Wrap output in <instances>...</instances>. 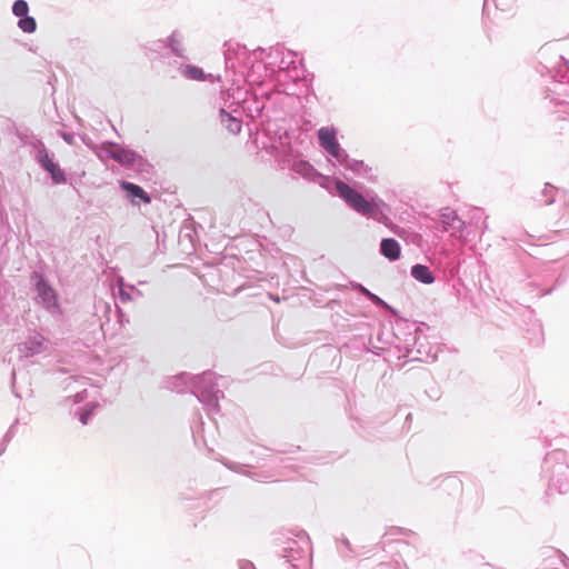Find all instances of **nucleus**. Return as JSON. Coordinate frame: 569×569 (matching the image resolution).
<instances>
[{
  "label": "nucleus",
  "mask_w": 569,
  "mask_h": 569,
  "mask_svg": "<svg viewBox=\"0 0 569 569\" xmlns=\"http://www.w3.org/2000/svg\"><path fill=\"white\" fill-rule=\"evenodd\" d=\"M168 388L179 393L190 390L203 405L208 415L220 411L219 400L223 397V392L218 387L216 373L211 371L200 376L182 372L169 380Z\"/></svg>",
  "instance_id": "f257e3e1"
},
{
  "label": "nucleus",
  "mask_w": 569,
  "mask_h": 569,
  "mask_svg": "<svg viewBox=\"0 0 569 569\" xmlns=\"http://www.w3.org/2000/svg\"><path fill=\"white\" fill-rule=\"evenodd\" d=\"M20 422L19 419H16L13 421V423L9 427V429L7 430V432L4 433L3 438H2V441L0 443V456L4 453L6 449H7V445L12 440V438L14 437L16 435V427L17 425Z\"/></svg>",
  "instance_id": "a878e982"
},
{
  "label": "nucleus",
  "mask_w": 569,
  "mask_h": 569,
  "mask_svg": "<svg viewBox=\"0 0 569 569\" xmlns=\"http://www.w3.org/2000/svg\"><path fill=\"white\" fill-rule=\"evenodd\" d=\"M47 346V339L41 333L33 332L23 343L19 345V351L23 357L29 358L44 352Z\"/></svg>",
  "instance_id": "ddd939ff"
},
{
  "label": "nucleus",
  "mask_w": 569,
  "mask_h": 569,
  "mask_svg": "<svg viewBox=\"0 0 569 569\" xmlns=\"http://www.w3.org/2000/svg\"><path fill=\"white\" fill-rule=\"evenodd\" d=\"M46 171L50 173L53 183L61 184L67 182L66 174L57 162L50 164Z\"/></svg>",
  "instance_id": "4be33fe9"
},
{
  "label": "nucleus",
  "mask_w": 569,
  "mask_h": 569,
  "mask_svg": "<svg viewBox=\"0 0 569 569\" xmlns=\"http://www.w3.org/2000/svg\"><path fill=\"white\" fill-rule=\"evenodd\" d=\"M541 473L550 490L565 493L569 490V463L562 450L548 452L541 466Z\"/></svg>",
  "instance_id": "7ed1b4c3"
},
{
  "label": "nucleus",
  "mask_w": 569,
  "mask_h": 569,
  "mask_svg": "<svg viewBox=\"0 0 569 569\" xmlns=\"http://www.w3.org/2000/svg\"><path fill=\"white\" fill-rule=\"evenodd\" d=\"M487 3H488V0H485V7L487 6Z\"/></svg>",
  "instance_id": "79ce46f5"
},
{
  "label": "nucleus",
  "mask_w": 569,
  "mask_h": 569,
  "mask_svg": "<svg viewBox=\"0 0 569 569\" xmlns=\"http://www.w3.org/2000/svg\"><path fill=\"white\" fill-rule=\"evenodd\" d=\"M493 2L500 11H509L512 9L516 0H493Z\"/></svg>",
  "instance_id": "c756f323"
},
{
  "label": "nucleus",
  "mask_w": 569,
  "mask_h": 569,
  "mask_svg": "<svg viewBox=\"0 0 569 569\" xmlns=\"http://www.w3.org/2000/svg\"><path fill=\"white\" fill-rule=\"evenodd\" d=\"M339 543L346 549V551H351L350 542L347 538L339 540Z\"/></svg>",
  "instance_id": "f704fd0d"
},
{
  "label": "nucleus",
  "mask_w": 569,
  "mask_h": 569,
  "mask_svg": "<svg viewBox=\"0 0 569 569\" xmlns=\"http://www.w3.org/2000/svg\"><path fill=\"white\" fill-rule=\"evenodd\" d=\"M482 218V211L480 209H476L473 211L472 220H480Z\"/></svg>",
  "instance_id": "c9c22d12"
},
{
  "label": "nucleus",
  "mask_w": 569,
  "mask_h": 569,
  "mask_svg": "<svg viewBox=\"0 0 569 569\" xmlns=\"http://www.w3.org/2000/svg\"><path fill=\"white\" fill-rule=\"evenodd\" d=\"M101 159H113L122 167L138 173H149L152 166L140 153L114 142L102 143L99 152Z\"/></svg>",
  "instance_id": "20e7f679"
},
{
  "label": "nucleus",
  "mask_w": 569,
  "mask_h": 569,
  "mask_svg": "<svg viewBox=\"0 0 569 569\" xmlns=\"http://www.w3.org/2000/svg\"><path fill=\"white\" fill-rule=\"evenodd\" d=\"M36 161L39 163V166L46 170L50 164L54 163V160L52 156L49 154L48 150L43 144L37 149L36 152Z\"/></svg>",
  "instance_id": "412c9836"
},
{
  "label": "nucleus",
  "mask_w": 569,
  "mask_h": 569,
  "mask_svg": "<svg viewBox=\"0 0 569 569\" xmlns=\"http://www.w3.org/2000/svg\"><path fill=\"white\" fill-rule=\"evenodd\" d=\"M486 229H487V222H486V221H483V229H482V231H481V232H483Z\"/></svg>",
  "instance_id": "a19ab883"
},
{
  "label": "nucleus",
  "mask_w": 569,
  "mask_h": 569,
  "mask_svg": "<svg viewBox=\"0 0 569 569\" xmlns=\"http://www.w3.org/2000/svg\"><path fill=\"white\" fill-rule=\"evenodd\" d=\"M173 64L186 79L197 81L206 80L203 70L197 66L179 63L177 60L173 61Z\"/></svg>",
  "instance_id": "f3484780"
},
{
  "label": "nucleus",
  "mask_w": 569,
  "mask_h": 569,
  "mask_svg": "<svg viewBox=\"0 0 569 569\" xmlns=\"http://www.w3.org/2000/svg\"><path fill=\"white\" fill-rule=\"evenodd\" d=\"M253 73H254V71H252L251 74H248V79L250 82H256V80L253 79Z\"/></svg>",
  "instance_id": "4c0bfd02"
},
{
  "label": "nucleus",
  "mask_w": 569,
  "mask_h": 569,
  "mask_svg": "<svg viewBox=\"0 0 569 569\" xmlns=\"http://www.w3.org/2000/svg\"><path fill=\"white\" fill-rule=\"evenodd\" d=\"M293 56L295 54L289 51L288 58H290V59L287 61L286 58L283 57L278 66L279 70L289 69L290 66L295 63Z\"/></svg>",
  "instance_id": "7c9ffc66"
},
{
  "label": "nucleus",
  "mask_w": 569,
  "mask_h": 569,
  "mask_svg": "<svg viewBox=\"0 0 569 569\" xmlns=\"http://www.w3.org/2000/svg\"><path fill=\"white\" fill-rule=\"evenodd\" d=\"M18 27L27 33H32L37 29V22L33 17H30L29 14L21 17L18 21Z\"/></svg>",
  "instance_id": "393cba45"
},
{
  "label": "nucleus",
  "mask_w": 569,
  "mask_h": 569,
  "mask_svg": "<svg viewBox=\"0 0 569 569\" xmlns=\"http://www.w3.org/2000/svg\"><path fill=\"white\" fill-rule=\"evenodd\" d=\"M410 274L415 280L425 284H431L432 282H435V276L432 271L428 266L425 264H413L411 267Z\"/></svg>",
  "instance_id": "a211bd4d"
},
{
  "label": "nucleus",
  "mask_w": 569,
  "mask_h": 569,
  "mask_svg": "<svg viewBox=\"0 0 569 569\" xmlns=\"http://www.w3.org/2000/svg\"><path fill=\"white\" fill-rule=\"evenodd\" d=\"M338 162L343 166L347 170L352 171L360 178H363L370 182H375L377 180V176L369 164L365 163L362 160L351 159L349 154L346 152V159L338 160Z\"/></svg>",
  "instance_id": "f8f14e48"
},
{
  "label": "nucleus",
  "mask_w": 569,
  "mask_h": 569,
  "mask_svg": "<svg viewBox=\"0 0 569 569\" xmlns=\"http://www.w3.org/2000/svg\"><path fill=\"white\" fill-rule=\"evenodd\" d=\"M121 189L126 191L128 198L133 204H137L138 202L136 199L138 198L140 201L144 203H150L151 198L150 196L138 184H134L132 182L122 181L120 183Z\"/></svg>",
  "instance_id": "4468645a"
},
{
  "label": "nucleus",
  "mask_w": 569,
  "mask_h": 569,
  "mask_svg": "<svg viewBox=\"0 0 569 569\" xmlns=\"http://www.w3.org/2000/svg\"><path fill=\"white\" fill-rule=\"evenodd\" d=\"M31 282L37 291V302L51 315H60L61 308L58 302L56 290L48 283L47 279L38 271L31 274Z\"/></svg>",
  "instance_id": "0eeeda50"
},
{
  "label": "nucleus",
  "mask_w": 569,
  "mask_h": 569,
  "mask_svg": "<svg viewBox=\"0 0 569 569\" xmlns=\"http://www.w3.org/2000/svg\"><path fill=\"white\" fill-rule=\"evenodd\" d=\"M96 407L97 405L90 403L87 405V407L81 410V412L79 413V420L82 425H87L89 422Z\"/></svg>",
  "instance_id": "c85d7f7f"
},
{
  "label": "nucleus",
  "mask_w": 569,
  "mask_h": 569,
  "mask_svg": "<svg viewBox=\"0 0 569 569\" xmlns=\"http://www.w3.org/2000/svg\"><path fill=\"white\" fill-rule=\"evenodd\" d=\"M222 463L230 470L232 471H236V472H239V473H244V466L242 465H239V463H236V462H231V461H222Z\"/></svg>",
  "instance_id": "2f4dec72"
},
{
  "label": "nucleus",
  "mask_w": 569,
  "mask_h": 569,
  "mask_svg": "<svg viewBox=\"0 0 569 569\" xmlns=\"http://www.w3.org/2000/svg\"><path fill=\"white\" fill-rule=\"evenodd\" d=\"M335 187L338 196L355 212L373 219L379 223L387 224L389 221L386 213L388 206L380 197H378L377 193L369 191L366 194H362L341 180H337Z\"/></svg>",
  "instance_id": "f03ea898"
},
{
  "label": "nucleus",
  "mask_w": 569,
  "mask_h": 569,
  "mask_svg": "<svg viewBox=\"0 0 569 569\" xmlns=\"http://www.w3.org/2000/svg\"><path fill=\"white\" fill-rule=\"evenodd\" d=\"M559 58L569 68V62L561 56Z\"/></svg>",
  "instance_id": "58836bf2"
},
{
  "label": "nucleus",
  "mask_w": 569,
  "mask_h": 569,
  "mask_svg": "<svg viewBox=\"0 0 569 569\" xmlns=\"http://www.w3.org/2000/svg\"><path fill=\"white\" fill-rule=\"evenodd\" d=\"M224 63L227 69L236 70L238 67L247 66L249 51L240 43H226Z\"/></svg>",
  "instance_id": "9b49d317"
},
{
  "label": "nucleus",
  "mask_w": 569,
  "mask_h": 569,
  "mask_svg": "<svg viewBox=\"0 0 569 569\" xmlns=\"http://www.w3.org/2000/svg\"><path fill=\"white\" fill-rule=\"evenodd\" d=\"M62 139L68 142L69 144H72L73 143V134L71 133H67V132H63L61 134Z\"/></svg>",
  "instance_id": "72a5a7b5"
},
{
  "label": "nucleus",
  "mask_w": 569,
  "mask_h": 569,
  "mask_svg": "<svg viewBox=\"0 0 569 569\" xmlns=\"http://www.w3.org/2000/svg\"><path fill=\"white\" fill-rule=\"evenodd\" d=\"M184 40V33L181 30L176 29L167 38L151 41L147 49L153 52H161L166 49L176 58L187 60L188 56Z\"/></svg>",
  "instance_id": "6e6552de"
},
{
  "label": "nucleus",
  "mask_w": 569,
  "mask_h": 569,
  "mask_svg": "<svg viewBox=\"0 0 569 569\" xmlns=\"http://www.w3.org/2000/svg\"><path fill=\"white\" fill-rule=\"evenodd\" d=\"M94 308L97 312H103L108 321L110 320V317L108 315L114 312L116 316L118 317V322L120 323V326H123L124 323L129 322L128 317H126V315L122 313V311L118 307H116V310L112 311L111 306L102 300L97 301Z\"/></svg>",
  "instance_id": "6ab92c4d"
},
{
  "label": "nucleus",
  "mask_w": 569,
  "mask_h": 569,
  "mask_svg": "<svg viewBox=\"0 0 569 569\" xmlns=\"http://www.w3.org/2000/svg\"><path fill=\"white\" fill-rule=\"evenodd\" d=\"M237 110H233L232 113L227 112L224 109H220V122L222 126L226 127V129L231 132L232 134H237L241 131V120L238 116H234L237 113Z\"/></svg>",
  "instance_id": "dca6fc26"
},
{
  "label": "nucleus",
  "mask_w": 569,
  "mask_h": 569,
  "mask_svg": "<svg viewBox=\"0 0 569 569\" xmlns=\"http://www.w3.org/2000/svg\"><path fill=\"white\" fill-rule=\"evenodd\" d=\"M244 104L246 106L243 107V110L248 111L249 116L252 119L260 117L262 113V110L264 109V104L261 101H259L258 99L253 100L252 102L246 100Z\"/></svg>",
  "instance_id": "5701e85b"
},
{
  "label": "nucleus",
  "mask_w": 569,
  "mask_h": 569,
  "mask_svg": "<svg viewBox=\"0 0 569 569\" xmlns=\"http://www.w3.org/2000/svg\"><path fill=\"white\" fill-rule=\"evenodd\" d=\"M557 192L558 189L556 187L551 186L550 183H546L541 191L540 202L547 206L553 203Z\"/></svg>",
  "instance_id": "b1692460"
},
{
  "label": "nucleus",
  "mask_w": 569,
  "mask_h": 569,
  "mask_svg": "<svg viewBox=\"0 0 569 569\" xmlns=\"http://www.w3.org/2000/svg\"><path fill=\"white\" fill-rule=\"evenodd\" d=\"M238 565L239 569H256L253 563L249 560H240Z\"/></svg>",
  "instance_id": "473e14b6"
},
{
  "label": "nucleus",
  "mask_w": 569,
  "mask_h": 569,
  "mask_svg": "<svg viewBox=\"0 0 569 569\" xmlns=\"http://www.w3.org/2000/svg\"><path fill=\"white\" fill-rule=\"evenodd\" d=\"M338 550L342 557H348L347 552L341 549V547H338Z\"/></svg>",
  "instance_id": "e433bc0d"
},
{
  "label": "nucleus",
  "mask_w": 569,
  "mask_h": 569,
  "mask_svg": "<svg viewBox=\"0 0 569 569\" xmlns=\"http://www.w3.org/2000/svg\"><path fill=\"white\" fill-rule=\"evenodd\" d=\"M359 288H360V291L363 295H366L376 306L385 307V308L390 309V307L381 298H379L377 295L370 292L367 288H365L361 284H359Z\"/></svg>",
  "instance_id": "cd10ccee"
},
{
  "label": "nucleus",
  "mask_w": 569,
  "mask_h": 569,
  "mask_svg": "<svg viewBox=\"0 0 569 569\" xmlns=\"http://www.w3.org/2000/svg\"><path fill=\"white\" fill-rule=\"evenodd\" d=\"M380 253L390 261H396L400 258L401 247L396 239L383 238L380 242Z\"/></svg>",
  "instance_id": "2eb2a0df"
},
{
  "label": "nucleus",
  "mask_w": 569,
  "mask_h": 569,
  "mask_svg": "<svg viewBox=\"0 0 569 569\" xmlns=\"http://www.w3.org/2000/svg\"><path fill=\"white\" fill-rule=\"evenodd\" d=\"M12 12L19 18L27 16L29 12L28 2L26 0H16L12 6Z\"/></svg>",
  "instance_id": "bb28decb"
},
{
  "label": "nucleus",
  "mask_w": 569,
  "mask_h": 569,
  "mask_svg": "<svg viewBox=\"0 0 569 569\" xmlns=\"http://www.w3.org/2000/svg\"><path fill=\"white\" fill-rule=\"evenodd\" d=\"M251 477H252L254 480L260 481V477H259L257 473L252 475Z\"/></svg>",
  "instance_id": "ea45409f"
},
{
  "label": "nucleus",
  "mask_w": 569,
  "mask_h": 569,
  "mask_svg": "<svg viewBox=\"0 0 569 569\" xmlns=\"http://www.w3.org/2000/svg\"><path fill=\"white\" fill-rule=\"evenodd\" d=\"M283 153L286 157L283 162H286L295 173L312 182H316L321 177V174L313 168L311 163L299 159L298 152L292 148H288V151L283 149Z\"/></svg>",
  "instance_id": "1a4fd4ad"
},
{
  "label": "nucleus",
  "mask_w": 569,
  "mask_h": 569,
  "mask_svg": "<svg viewBox=\"0 0 569 569\" xmlns=\"http://www.w3.org/2000/svg\"><path fill=\"white\" fill-rule=\"evenodd\" d=\"M432 221L438 223L440 231L449 232L450 236L458 239L466 240L470 234L467 222L459 217L456 210L449 207L440 209Z\"/></svg>",
  "instance_id": "423d86ee"
},
{
  "label": "nucleus",
  "mask_w": 569,
  "mask_h": 569,
  "mask_svg": "<svg viewBox=\"0 0 569 569\" xmlns=\"http://www.w3.org/2000/svg\"><path fill=\"white\" fill-rule=\"evenodd\" d=\"M318 139L321 148L332 158L338 160L346 159V150L341 148L336 137L333 128L322 127L318 130Z\"/></svg>",
  "instance_id": "9d476101"
},
{
  "label": "nucleus",
  "mask_w": 569,
  "mask_h": 569,
  "mask_svg": "<svg viewBox=\"0 0 569 569\" xmlns=\"http://www.w3.org/2000/svg\"><path fill=\"white\" fill-rule=\"evenodd\" d=\"M280 555L295 569L306 567L311 556V543L308 535L305 531H298L292 537H287Z\"/></svg>",
  "instance_id": "39448f33"
},
{
  "label": "nucleus",
  "mask_w": 569,
  "mask_h": 569,
  "mask_svg": "<svg viewBox=\"0 0 569 569\" xmlns=\"http://www.w3.org/2000/svg\"><path fill=\"white\" fill-rule=\"evenodd\" d=\"M119 297L122 302H128L133 299L132 293L141 296V292L134 288V286L126 284L123 279L118 280Z\"/></svg>",
  "instance_id": "aec40b11"
}]
</instances>
